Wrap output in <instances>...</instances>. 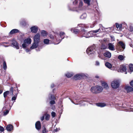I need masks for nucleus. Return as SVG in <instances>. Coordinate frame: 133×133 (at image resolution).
<instances>
[{
  "mask_svg": "<svg viewBox=\"0 0 133 133\" xmlns=\"http://www.w3.org/2000/svg\"><path fill=\"white\" fill-rule=\"evenodd\" d=\"M103 89V88L101 86L97 85L95 87H92L91 88L90 90L92 93L97 94L101 92Z\"/></svg>",
  "mask_w": 133,
  "mask_h": 133,
  "instance_id": "nucleus-1",
  "label": "nucleus"
},
{
  "mask_svg": "<svg viewBox=\"0 0 133 133\" xmlns=\"http://www.w3.org/2000/svg\"><path fill=\"white\" fill-rule=\"evenodd\" d=\"M125 47L124 44L122 41H119L118 43L116 48L117 50L122 51L125 49Z\"/></svg>",
  "mask_w": 133,
  "mask_h": 133,
  "instance_id": "nucleus-2",
  "label": "nucleus"
},
{
  "mask_svg": "<svg viewBox=\"0 0 133 133\" xmlns=\"http://www.w3.org/2000/svg\"><path fill=\"white\" fill-rule=\"evenodd\" d=\"M95 48V46L94 45L89 47L87 50V53L89 55L91 54H94L95 51H96Z\"/></svg>",
  "mask_w": 133,
  "mask_h": 133,
  "instance_id": "nucleus-3",
  "label": "nucleus"
},
{
  "mask_svg": "<svg viewBox=\"0 0 133 133\" xmlns=\"http://www.w3.org/2000/svg\"><path fill=\"white\" fill-rule=\"evenodd\" d=\"M111 87L115 89L118 88L119 86V82L118 80H115L113 81L111 83Z\"/></svg>",
  "mask_w": 133,
  "mask_h": 133,
  "instance_id": "nucleus-4",
  "label": "nucleus"
},
{
  "mask_svg": "<svg viewBox=\"0 0 133 133\" xmlns=\"http://www.w3.org/2000/svg\"><path fill=\"white\" fill-rule=\"evenodd\" d=\"M91 33H92V31L87 32L84 30H83L81 32V34H82V36L86 38L90 37H91V36L90 35Z\"/></svg>",
  "mask_w": 133,
  "mask_h": 133,
  "instance_id": "nucleus-5",
  "label": "nucleus"
},
{
  "mask_svg": "<svg viewBox=\"0 0 133 133\" xmlns=\"http://www.w3.org/2000/svg\"><path fill=\"white\" fill-rule=\"evenodd\" d=\"M118 71L121 72H125V74H127L126 67L123 65H121L118 69Z\"/></svg>",
  "mask_w": 133,
  "mask_h": 133,
  "instance_id": "nucleus-6",
  "label": "nucleus"
},
{
  "mask_svg": "<svg viewBox=\"0 0 133 133\" xmlns=\"http://www.w3.org/2000/svg\"><path fill=\"white\" fill-rule=\"evenodd\" d=\"M49 96V99L50 100H52L50 102V104L51 105L55 104V102L54 100L55 99L56 97L53 95H51L50 94Z\"/></svg>",
  "mask_w": 133,
  "mask_h": 133,
  "instance_id": "nucleus-7",
  "label": "nucleus"
},
{
  "mask_svg": "<svg viewBox=\"0 0 133 133\" xmlns=\"http://www.w3.org/2000/svg\"><path fill=\"white\" fill-rule=\"evenodd\" d=\"M40 36L39 34H37L35 35L34 38V42L38 43L40 40Z\"/></svg>",
  "mask_w": 133,
  "mask_h": 133,
  "instance_id": "nucleus-8",
  "label": "nucleus"
},
{
  "mask_svg": "<svg viewBox=\"0 0 133 133\" xmlns=\"http://www.w3.org/2000/svg\"><path fill=\"white\" fill-rule=\"evenodd\" d=\"M64 33L63 32H60V36H59L60 38H61V39H59L57 38H56V40L57 41V42H58L57 43V44L59 43L64 38Z\"/></svg>",
  "mask_w": 133,
  "mask_h": 133,
  "instance_id": "nucleus-9",
  "label": "nucleus"
},
{
  "mask_svg": "<svg viewBox=\"0 0 133 133\" xmlns=\"http://www.w3.org/2000/svg\"><path fill=\"white\" fill-rule=\"evenodd\" d=\"M84 75L82 74H77L74 76V78L76 80L80 79L83 77Z\"/></svg>",
  "mask_w": 133,
  "mask_h": 133,
  "instance_id": "nucleus-10",
  "label": "nucleus"
},
{
  "mask_svg": "<svg viewBox=\"0 0 133 133\" xmlns=\"http://www.w3.org/2000/svg\"><path fill=\"white\" fill-rule=\"evenodd\" d=\"M104 55L106 57L110 58L111 57V54L109 51H106L104 53Z\"/></svg>",
  "mask_w": 133,
  "mask_h": 133,
  "instance_id": "nucleus-11",
  "label": "nucleus"
},
{
  "mask_svg": "<svg viewBox=\"0 0 133 133\" xmlns=\"http://www.w3.org/2000/svg\"><path fill=\"white\" fill-rule=\"evenodd\" d=\"M31 31L34 33H36L38 30L37 27L36 26H34L31 27Z\"/></svg>",
  "mask_w": 133,
  "mask_h": 133,
  "instance_id": "nucleus-12",
  "label": "nucleus"
},
{
  "mask_svg": "<svg viewBox=\"0 0 133 133\" xmlns=\"http://www.w3.org/2000/svg\"><path fill=\"white\" fill-rule=\"evenodd\" d=\"M124 89L127 92H129L133 91V88L130 86H126L125 87Z\"/></svg>",
  "mask_w": 133,
  "mask_h": 133,
  "instance_id": "nucleus-13",
  "label": "nucleus"
},
{
  "mask_svg": "<svg viewBox=\"0 0 133 133\" xmlns=\"http://www.w3.org/2000/svg\"><path fill=\"white\" fill-rule=\"evenodd\" d=\"M12 44L17 49H18L19 48L18 44L14 40L12 41Z\"/></svg>",
  "mask_w": 133,
  "mask_h": 133,
  "instance_id": "nucleus-14",
  "label": "nucleus"
},
{
  "mask_svg": "<svg viewBox=\"0 0 133 133\" xmlns=\"http://www.w3.org/2000/svg\"><path fill=\"white\" fill-rule=\"evenodd\" d=\"M108 49L110 50L114 51L115 50L114 45L111 43H109L108 45Z\"/></svg>",
  "mask_w": 133,
  "mask_h": 133,
  "instance_id": "nucleus-15",
  "label": "nucleus"
},
{
  "mask_svg": "<svg viewBox=\"0 0 133 133\" xmlns=\"http://www.w3.org/2000/svg\"><path fill=\"white\" fill-rule=\"evenodd\" d=\"M13 128V126L11 124L8 125L6 127V130L9 131H12Z\"/></svg>",
  "mask_w": 133,
  "mask_h": 133,
  "instance_id": "nucleus-16",
  "label": "nucleus"
},
{
  "mask_svg": "<svg viewBox=\"0 0 133 133\" xmlns=\"http://www.w3.org/2000/svg\"><path fill=\"white\" fill-rule=\"evenodd\" d=\"M35 127L37 130H39L41 128V123L39 121H37L35 124Z\"/></svg>",
  "mask_w": 133,
  "mask_h": 133,
  "instance_id": "nucleus-17",
  "label": "nucleus"
},
{
  "mask_svg": "<svg viewBox=\"0 0 133 133\" xmlns=\"http://www.w3.org/2000/svg\"><path fill=\"white\" fill-rule=\"evenodd\" d=\"M38 46V43L35 42H34L33 44L30 47V49H33L35 48H37Z\"/></svg>",
  "mask_w": 133,
  "mask_h": 133,
  "instance_id": "nucleus-18",
  "label": "nucleus"
},
{
  "mask_svg": "<svg viewBox=\"0 0 133 133\" xmlns=\"http://www.w3.org/2000/svg\"><path fill=\"white\" fill-rule=\"evenodd\" d=\"M31 40L30 38H28L25 40L24 41V43L27 44H30L31 43Z\"/></svg>",
  "mask_w": 133,
  "mask_h": 133,
  "instance_id": "nucleus-19",
  "label": "nucleus"
},
{
  "mask_svg": "<svg viewBox=\"0 0 133 133\" xmlns=\"http://www.w3.org/2000/svg\"><path fill=\"white\" fill-rule=\"evenodd\" d=\"M102 85L104 88L106 89H108L109 88L108 85L105 82H102Z\"/></svg>",
  "mask_w": 133,
  "mask_h": 133,
  "instance_id": "nucleus-20",
  "label": "nucleus"
},
{
  "mask_svg": "<svg viewBox=\"0 0 133 133\" xmlns=\"http://www.w3.org/2000/svg\"><path fill=\"white\" fill-rule=\"evenodd\" d=\"M19 32V30L16 29H13L10 32L11 34H13L14 33H17Z\"/></svg>",
  "mask_w": 133,
  "mask_h": 133,
  "instance_id": "nucleus-21",
  "label": "nucleus"
},
{
  "mask_svg": "<svg viewBox=\"0 0 133 133\" xmlns=\"http://www.w3.org/2000/svg\"><path fill=\"white\" fill-rule=\"evenodd\" d=\"M116 27L119 30H121L122 29V24H119L117 23H116Z\"/></svg>",
  "mask_w": 133,
  "mask_h": 133,
  "instance_id": "nucleus-22",
  "label": "nucleus"
},
{
  "mask_svg": "<svg viewBox=\"0 0 133 133\" xmlns=\"http://www.w3.org/2000/svg\"><path fill=\"white\" fill-rule=\"evenodd\" d=\"M105 65L109 69H111L112 67V65L108 62L106 63Z\"/></svg>",
  "mask_w": 133,
  "mask_h": 133,
  "instance_id": "nucleus-23",
  "label": "nucleus"
},
{
  "mask_svg": "<svg viewBox=\"0 0 133 133\" xmlns=\"http://www.w3.org/2000/svg\"><path fill=\"white\" fill-rule=\"evenodd\" d=\"M71 31L73 33L75 34H77L79 32V30L77 29H76L74 28H73L71 29Z\"/></svg>",
  "mask_w": 133,
  "mask_h": 133,
  "instance_id": "nucleus-24",
  "label": "nucleus"
},
{
  "mask_svg": "<svg viewBox=\"0 0 133 133\" xmlns=\"http://www.w3.org/2000/svg\"><path fill=\"white\" fill-rule=\"evenodd\" d=\"M96 105L98 107H103L106 106V104L104 103H98L96 104Z\"/></svg>",
  "mask_w": 133,
  "mask_h": 133,
  "instance_id": "nucleus-25",
  "label": "nucleus"
},
{
  "mask_svg": "<svg viewBox=\"0 0 133 133\" xmlns=\"http://www.w3.org/2000/svg\"><path fill=\"white\" fill-rule=\"evenodd\" d=\"M47 33L44 30H42L41 32V34L43 36H46L47 35Z\"/></svg>",
  "mask_w": 133,
  "mask_h": 133,
  "instance_id": "nucleus-26",
  "label": "nucleus"
},
{
  "mask_svg": "<svg viewBox=\"0 0 133 133\" xmlns=\"http://www.w3.org/2000/svg\"><path fill=\"white\" fill-rule=\"evenodd\" d=\"M129 66L130 71L131 72H132L133 71V64H129Z\"/></svg>",
  "mask_w": 133,
  "mask_h": 133,
  "instance_id": "nucleus-27",
  "label": "nucleus"
},
{
  "mask_svg": "<svg viewBox=\"0 0 133 133\" xmlns=\"http://www.w3.org/2000/svg\"><path fill=\"white\" fill-rule=\"evenodd\" d=\"M87 17V15L85 13L83 14L81 16L80 18L82 19H85Z\"/></svg>",
  "mask_w": 133,
  "mask_h": 133,
  "instance_id": "nucleus-28",
  "label": "nucleus"
},
{
  "mask_svg": "<svg viewBox=\"0 0 133 133\" xmlns=\"http://www.w3.org/2000/svg\"><path fill=\"white\" fill-rule=\"evenodd\" d=\"M3 68L4 70H5L7 69V65L5 61H3Z\"/></svg>",
  "mask_w": 133,
  "mask_h": 133,
  "instance_id": "nucleus-29",
  "label": "nucleus"
},
{
  "mask_svg": "<svg viewBox=\"0 0 133 133\" xmlns=\"http://www.w3.org/2000/svg\"><path fill=\"white\" fill-rule=\"evenodd\" d=\"M124 57L122 55H119L118 57V58L120 61L123 60Z\"/></svg>",
  "mask_w": 133,
  "mask_h": 133,
  "instance_id": "nucleus-30",
  "label": "nucleus"
},
{
  "mask_svg": "<svg viewBox=\"0 0 133 133\" xmlns=\"http://www.w3.org/2000/svg\"><path fill=\"white\" fill-rule=\"evenodd\" d=\"M9 91H6L4 93L3 95L4 97L5 98L9 94Z\"/></svg>",
  "mask_w": 133,
  "mask_h": 133,
  "instance_id": "nucleus-31",
  "label": "nucleus"
},
{
  "mask_svg": "<svg viewBox=\"0 0 133 133\" xmlns=\"http://www.w3.org/2000/svg\"><path fill=\"white\" fill-rule=\"evenodd\" d=\"M45 119L47 121H48L49 120L50 117L49 115L47 114H45Z\"/></svg>",
  "mask_w": 133,
  "mask_h": 133,
  "instance_id": "nucleus-32",
  "label": "nucleus"
},
{
  "mask_svg": "<svg viewBox=\"0 0 133 133\" xmlns=\"http://www.w3.org/2000/svg\"><path fill=\"white\" fill-rule=\"evenodd\" d=\"M49 40L47 39H44V42L45 44H48L49 43Z\"/></svg>",
  "mask_w": 133,
  "mask_h": 133,
  "instance_id": "nucleus-33",
  "label": "nucleus"
},
{
  "mask_svg": "<svg viewBox=\"0 0 133 133\" xmlns=\"http://www.w3.org/2000/svg\"><path fill=\"white\" fill-rule=\"evenodd\" d=\"M84 2L88 5H90V1L89 0H84Z\"/></svg>",
  "mask_w": 133,
  "mask_h": 133,
  "instance_id": "nucleus-34",
  "label": "nucleus"
},
{
  "mask_svg": "<svg viewBox=\"0 0 133 133\" xmlns=\"http://www.w3.org/2000/svg\"><path fill=\"white\" fill-rule=\"evenodd\" d=\"M66 76L67 77L69 78L72 76L73 75L69 73H67L66 74Z\"/></svg>",
  "mask_w": 133,
  "mask_h": 133,
  "instance_id": "nucleus-35",
  "label": "nucleus"
},
{
  "mask_svg": "<svg viewBox=\"0 0 133 133\" xmlns=\"http://www.w3.org/2000/svg\"><path fill=\"white\" fill-rule=\"evenodd\" d=\"M48 131V130L45 127L42 130L43 133H47Z\"/></svg>",
  "mask_w": 133,
  "mask_h": 133,
  "instance_id": "nucleus-36",
  "label": "nucleus"
},
{
  "mask_svg": "<svg viewBox=\"0 0 133 133\" xmlns=\"http://www.w3.org/2000/svg\"><path fill=\"white\" fill-rule=\"evenodd\" d=\"M100 28H99V29L93 31L92 32L94 33H96L98 32H100Z\"/></svg>",
  "mask_w": 133,
  "mask_h": 133,
  "instance_id": "nucleus-37",
  "label": "nucleus"
},
{
  "mask_svg": "<svg viewBox=\"0 0 133 133\" xmlns=\"http://www.w3.org/2000/svg\"><path fill=\"white\" fill-rule=\"evenodd\" d=\"M51 115L53 117H55L56 116V113L54 112H52L51 113Z\"/></svg>",
  "mask_w": 133,
  "mask_h": 133,
  "instance_id": "nucleus-38",
  "label": "nucleus"
},
{
  "mask_svg": "<svg viewBox=\"0 0 133 133\" xmlns=\"http://www.w3.org/2000/svg\"><path fill=\"white\" fill-rule=\"evenodd\" d=\"M106 46L105 45H102L101 46V49H106Z\"/></svg>",
  "mask_w": 133,
  "mask_h": 133,
  "instance_id": "nucleus-39",
  "label": "nucleus"
},
{
  "mask_svg": "<svg viewBox=\"0 0 133 133\" xmlns=\"http://www.w3.org/2000/svg\"><path fill=\"white\" fill-rule=\"evenodd\" d=\"M22 46L23 48H26V46H27V44L25 43H24L22 44Z\"/></svg>",
  "mask_w": 133,
  "mask_h": 133,
  "instance_id": "nucleus-40",
  "label": "nucleus"
},
{
  "mask_svg": "<svg viewBox=\"0 0 133 133\" xmlns=\"http://www.w3.org/2000/svg\"><path fill=\"white\" fill-rule=\"evenodd\" d=\"M50 37L51 38H52V41L53 42H54L55 41V40L54 39V36L52 35H50Z\"/></svg>",
  "mask_w": 133,
  "mask_h": 133,
  "instance_id": "nucleus-41",
  "label": "nucleus"
},
{
  "mask_svg": "<svg viewBox=\"0 0 133 133\" xmlns=\"http://www.w3.org/2000/svg\"><path fill=\"white\" fill-rule=\"evenodd\" d=\"M9 112V111L8 110H6L5 112H4V115H6L8 114Z\"/></svg>",
  "mask_w": 133,
  "mask_h": 133,
  "instance_id": "nucleus-42",
  "label": "nucleus"
},
{
  "mask_svg": "<svg viewBox=\"0 0 133 133\" xmlns=\"http://www.w3.org/2000/svg\"><path fill=\"white\" fill-rule=\"evenodd\" d=\"M10 91L12 92L11 95H13V88L12 87H11L10 89Z\"/></svg>",
  "mask_w": 133,
  "mask_h": 133,
  "instance_id": "nucleus-43",
  "label": "nucleus"
},
{
  "mask_svg": "<svg viewBox=\"0 0 133 133\" xmlns=\"http://www.w3.org/2000/svg\"><path fill=\"white\" fill-rule=\"evenodd\" d=\"M0 131L2 132L4 131V128L0 126Z\"/></svg>",
  "mask_w": 133,
  "mask_h": 133,
  "instance_id": "nucleus-44",
  "label": "nucleus"
},
{
  "mask_svg": "<svg viewBox=\"0 0 133 133\" xmlns=\"http://www.w3.org/2000/svg\"><path fill=\"white\" fill-rule=\"evenodd\" d=\"M78 26L79 27L82 28L83 27L85 26L83 24H79L78 25Z\"/></svg>",
  "mask_w": 133,
  "mask_h": 133,
  "instance_id": "nucleus-45",
  "label": "nucleus"
},
{
  "mask_svg": "<svg viewBox=\"0 0 133 133\" xmlns=\"http://www.w3.org/2000/svg\"><path fill=\"white\" fill-rule=\"evenodd\" d=\"M129 30L131 32L133 31V27L132 26H130L129 28Z\"/></svg>",
  "mask_w": 133,
  "mask_h": 133,
  "instance_id": "nucleus-46",
  "label": "nucleus"
},
{
  "mask_svg": "<svg viewBox=\"0 0 133 133\" xmlns=\"http://www.w3.org/2000/svg\"><path fill=\"white\" fill-rule=\"evenodd\" d=\"M78 2L77 0H75L73 2V4H76Z\"/></svg>",
  "mask_w": 133,
  "mask_h": 133,
  "instance_id": "nucleus-47",
  "label": "nucleus"
},
{
  "mask_svg": "<svg viewBox=\"0 0 133 133\" xmlns=\"http://www.w3.org/2000/svg\"><path fill=\"white\" fill-rule=\"evenodd\" d=\"M16 99V97H15V96H14V97H13L12 99H11V100L12 101H13V100H15Z\"/></svg>",
  "mask_w": 133,
  "mask_h": 133,
  "instance_id": "nucleus-48",
  "label": "nucleus"
},
{
  "mask_svg": "<svg viewBox=\"0 0 133 133\" xmlns=\"http://www.w3.org/2000/svg\"><path fill=\"white\" fill-rule=\"evenodd\" d=\"M96 22H93V26H91L90 27L91 28H93L94 26L96 24Z\"/></svg>",
  "mask_w": 133,
  "mask_h": 133,
  "instance_id": "nucleus-49",
  "label": "nucleus"
},
{
  "mask_svg": "<svg viewBox=\"0 0 133 133\" xmlns=\"http://www.w3.org/2000/svg\"><path fill=\"white\" fill-rule=\"evenodd\" d=\"M99 63L98 61H96V65H99Z\"/></svg>",
  "mask_w": 133,
  "mask_h": 133,
  "instance_id": "nucleus-50",
  "label": "nucleus"
},
{
  "mask_svg": "<svg viewBox=\"0 0 133 133\" xmlns=\"http://www.w3.org/2000/svg\"><path fill=\"white\" fill-rule=\"evenodd\" d=\"M130 84L131 86L133 87V80L130 82Z\"/></svg>",
  "mask_w": 133,
  "mask_h": 133,
  "instance_id": "nucleus-51",
  "label": "nucleus"
},
{
  "mask_svg": "<svg viewBox=\"0 0 133 133\" xmlns=\"http://www.w3.org/2000/svg\"><path fill=\"white\" fill-rule=\"evenodd\" d=\"M44 119V116H43L41 118V120L42 121H43Z\"/></svg>",
  "mask_w": 133,
  "mask_h": 133,
  "instance_id": "nucleus-52",
  "label": "nucleus"
},
{
  "mask_svg": "<svg viewBox=\"0 0 133 133\" xmlns=\"http://www.w3.org/2000/svg\"><path fill=\"white\" fill-rule=\"evenodd\" d=\"M79 6H82V2H80L79 3Z\"/></svg>",
  "mask_w": 133,
  "mask_h": 133,
  "instance_id": "nucleus-53",
  "label": "nucleus"
},
{
  "mask_svg": "<svg viewBox=\"0 0 133 133\" xmlns=\"http://www.w3.org/2000/svg\"><path fill=\"white\" fill-rule=\"evenodd\" d=\"M54 84H52L51 85V88H54Z\"/></svg>",
  "mask_w": 133,
  "mask_h": 133,
  "instance_id": "nucleus-54",
  "label": "nucleus"
},
{
  "mask_svg": "<svg viewBox=\"0 0 133 133\" xmlns=\"http://www.w3.org/2000/svg\"><path fill=\"white\" fill-rule=\"evenodd\" d=\"M3 91L2 90H0V94L2 93Z\"/></svg>",
  "mask_w": 133,
  "mask_h": 133,
  "instance_id": "nucleus-55",
  "label": "nucleus"
},
{
  "mask_svg": "<svg viewBox=\"0 0 133 133\" xmlns=\"http://www.w3.org/2000/svg\"><path fill=\"white\" fill-rule=\"evenodd\" d=\"M57 130H58V129L57 128L56 129H55L54 131L55 132H57Z\"/></svg>",
  "mask_w": 133,
  "mask_h": 133,
  "instance_id": "nucleus-56",
  "label": "nucleus"
},
{
  "mask_svg": "<svg viewBox=\"0 0 133 133\" xmlns=\"http://www.w3.org/2000/svg\"><path fill=\"white\" fill-rule=\"evenodd\" d=\"M95 77L97 78H99V77L98 76H96Z\"/></svg>",
  "mask_w": 133,
  "mask_h": 133,
  "instance_id": "nucleus-57",
  "label": "nucleus"
},
{
  "mask_svg": "<svg viewBox=\"0 0 133 133\" xmlns=\"http://www.w3.org/2000/svg\"><path fill=\"white\" fill-rule=\"evenodd\" d=\"M36 50H37V51H39V50H40L38 49V50H37V49H36Z\"/></svg>",
  "mask_w": 133,
  "mask_h": 133,
  "instance_id": "nucleus-58",
  "label": "nucleus"
},
{
  "mask_svg": "<svg viewBox=\"0 0 133 133\" xmlns=\"http://www.w3.org/2000/svg\"><path fill=\"white\" fill-rule=\"evenodd\" d=\"M101 25V24H100V25Z\"/></svg>",
  "mask_w": 133,
  "mask_h": 133,
  "instance_id": "nucleus-59",
  "label": "nucleus"
},
{
  "mask_svg": "<svg viewBox=\"0 0 133 133\" xmlns=\"http://www.w3.org/2000/svg\"><path fill=\"white\" fill-rule=\"evenodd\" d=\"M72 102L73 103V101H72Z\"/></svg>",
  "mask_w": 133,
  "mask_h": 133,
  "instance_id": "nucleus-60",
  "label": "nucleus"
}]
</instances>
